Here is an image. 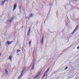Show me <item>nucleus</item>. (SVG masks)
Returning <instances> with one entry per match:
<instances>
[{"instance_id": "obj_1", "label": "nucleus", "mask_w": 79, "mask_h": 79, "mask_svg": "<svg viewBox=\"0 0 79 79\" xmlns=\"http://www.w3.org/2000/svg\"><path fill=\"white\" fill-rule=\"evenodd\" d=\"M26 67H23V68L22 69V71L21 72V74L20 76H19L18 77V79H19L20 77H21V76H22L23 75V72H24V71H25V70H26Z\"/></svg>"}, {"instance_id": "obj_2", "label": "nucleus", "mask_w": 79, "mask_h": 79, "mask_svg": "<svg viewBox=\"0 0 79 79\" xmlns=\"http://www.w3.org/2000/svg\"><path fill=\"white\" fill-rule=\"evenodd\" d=\"M78 27H79V26H77L75 28L74 31H73L72 34H74V33H75V32L77 31V29L78 28Z\"/></svg>"}, {"instance_id": "obj_3", "label": "nucleus", "mask_w": 79, "mask_h": 79, "mask_svg": "<svg viewBox=\"0 0 79 79\" xmlns=\"http://www.w3.org/2000/svg\"><path fill=\"white\" fill-rule=\"evenodd\" d=\"M49 68L48 69L47 71H46L45 72L44 74L42 77V78L44 77H45V74H47V73H48V71H49Z\"/></svg>"}, {"instance_id": "obj_4", "label": "nucleus", "mask_w": 79, "mask_h": 79, "mask_svg": "<svg viewBox=\"0 0 79 79\" xmlns=\"http://www.w3.org/2000/svg\"><path fill=\"white\" fill-rule=\"evenodd\" d=\"M12 43H13V41H7L6 42V44L7 45H10V44H12Z\"/></svg>"}, {"instance_id": "obj_5", "label": "nucleus", "mask_w": 79, "mask_h": 79, "mask_svg": "<svg viewBox=\"0 0 79 79\" xmlns=\"http://www.w3.org/2000/svg\"><path fill=\"white\" fill-rule=\"evenodd\" d=\"M31 32V27H29L28 31L27 32V35L28 36H29V34H30V32Z\"/></svg>"}, {"instance_id": "obj_6", "label": "nucleus", "mask_w": 79, "mask_h": 79, "mask_svg": "<svg viewBox=\"0 0 79 79\" xmlns=\"http://www.w3.org/2000/svg\"><path fill=\"white\" fill-rule=\"evenodd\" d=\"M13 18H14V17H11L10 19L9 20V23H11V21L13 20Z\"/></svg>"}, {"instance_id": "obj_7", "label": "nucleus", "mask_w": 79, "mask_h": 79, "mask_svg": "<svg viewBox=\"0 0 79 79\" xmlns=\"http://www.w3.org/2000/svg\"><path fill=\"white\" fill-rule=\"evenodd\" d=\"M42 44H44V36H42V38L41 40V41Z\"/></svg>"}, {"instance_id": "obj_8", "label": "nucleus", "mask_w": 79, "mask_h": 79, "mask_svg": "<svg viewBox=\"0 0 79 79\" xmlns=\"http://www.w3.org/2000/svg\"><path fill=\"white\" fill-rule=\"evenodd\" d=\"M34 16V14H31L29 16L30 18H31V17H33Z\"/></svg>"}, {"instance_id": "obj_9", "label": "nucleus", "mask_w": 79, "mask_h": 79, "mask_svg": "<svg viewBox=\"0 0 79 79\" xmlns=\"http://www.w3.org/2000/svg\"><path fill=\"white\" fill-rule=\"evenodd\" d=\"M5 2L4 0L2 1L1 2V5H3L4 4H5Z\"/></svg>"}, {"instance_id": "obj_10", "label": "nucleus", "mask_w": 79, "mask_h": 79, "mask_svg": "<svg viewBox=\"0 0 79 79\" xmlns=\"http://www.w3.org/2000/svg\"><path fill=\"white\" fill-rule=\"evenodd\" d=\"M17 6V5L16 4H14V5L13 8H15V9H16Z\"/></svg>"}, {"instance_id": "obj_11", "label": "nucleus", "mask_w": 79, "mask_h": 79, "mask_svg": "<svg viewBox=\"0 0 79 79\" xmlns=\"http://www.w3.org/2000/svg\"><path fill=\"white\" fill-rule=\"evenodd\" d=\"M9 59L10 60H12V56H9Z\"/></svg>"}, {"instance_id": "obj_12", "label": "nucleus", "mask_w": 79, "mask_h": 79, "mask_svg": "<svg viewBox=\"0 0 79 79\" xmlns=\"http://www.w3.org/2000/svg\"><path fill=\"white\" fill-rule=\"evenodd\" d=\"M29 18H30V17H29V16H27V17H26L25 18V19H29Z\"/></svg>"}, {"instance_id": "obj_13", "label": "nucleus", "mask_w": 79, "mask_h": 79, "mask_svg": "<svg viewBox=\"0 0 79 79\" xmlns=\"http://www.w3.org/2000/svg\"><path fill=\"white\" fill-rule=\"evenodd\" d=\"M5 73H6V75H8V72L7 71V70H6L5 71Z\"/></svg>"}, {"instance_id": "obj_14", "label": "nucleus", "mask_w": 79, "mask_h": 79, "mask_svg": "<svg viewBox=\"0 0 79 79\" xmlns=\"http://www.w3.org/2000/svg\"><path fill=\"white\" fill-rule=\"evenodd\" d=\"M21 52V50H20L19 49H18L17 50V53H18V52Z\"/></svg>"}, {"instance_id": "obj_15", "label": "nucleus", "mask_w": 79, "mask_h": 79, "mask_svg": "<svg viewBox=\"0 0 79 79\" xmlns=\"http://www.w3.org/2000/svg\"><path fill=\"white\" fill-rule=\"evenodd\" d=\"M34 65H33L32 66L31 69L32 70L34 69Z\"/></svg>"}, {"instance_id": "obj_16", "label": "nucleus", "mask_w": 79, "mask_h": 79, "mask_svg": "<svg viewBox=\"0 0 79 79\" xmlns=\"http://www.w3.org/2000/svg\"><path fill=\"white\" fill-rule=\"evenodd\" d=\"M38 76H38V75H37V76H35V77H34V79H36V78H37V77Z\"/></svg>"}, {"instance_id": "obj_17", "label": "nucleus", "mask_w": 79, "mask_h": 79, "mask_svg": "<svg viewBox=\"0 0 79 79\" xmlns=\"http://www.w3.org/2000/svg\"><path fill=\"white\" fill-rule=\"evenodd\" d=\"M29 45H30V46H31V41H30L29 42Z\"/></svg>"}, {"instance_id": "obj_18", "label": "nucleus", "mask_w": 79, "mask_h": 79, "mask_svg": "<svg viewBox=\"0 0 79 79\" xmlns=\"http://www.w3.org/2000/svg\"><path fill=\"white\" fill-rule=\"evenodd\" d=\"M33 65H34V66L35 65V62H33Z\"/></svg>"}, {"instance_id": "obj_19", "label": "nucleus", "mask_w": 79, "mask_h": 79, "mask_svg": "<svg viewBox=\"0 0 79 79\" xmlns=\"http://www.w3.org/2000/svg\"><path fill=\"white\" fill-rule=\"evenodd\" d=\"M68 67H66V68L65 69L66 70V69H68Z\"/></svg>"}, {"instance_id": "obj_20", "label": "nucleus", "mask_w": 79, "mask_h": 79, "mask_svg": "<svg viewBox=\"0 0 79 79\" xmlns=\"http://www.w3.org/2000/svg\"><path fill=\"white\" fill-rule=\"evenodd\" d=\"M37 75H38V76H39V75H40V73H39V72H38V74H37Z\"/></svg>"}, {"instance_id": "obj_21", "label": "nucleus", "mask_w": 79, "mask_h": 79, "mask_svg": "<svg viewBox=\"0 0 79 79\" xmlns=\"http://www.w3.org/2000/svg\"><path fill=\"white\" fill-rule=\"evenodd\" d=\"M4 1V2H7V1H8V0H5Z\"/></svg>"}, {"instance_id": "obj_22", "label": "nucleus", "mask_w": 79, "mask_h": 79, "mask_svg": "<svg viewBox=\"0 0 79 79\" xmlns=\"http://www.w3.org/2000/svg\"><path fill=\"white\" fill-rule=\"evenodd\" d=\"M19 8L20 10H21V6H20Z\"/></svg>"}, {"instance_id": "obj_23", "label": "nucleus", "mask_w": 79, "mask_h": 79, "mask_svg": "<svg viewBox=\"0 0 79 79\" xmlns=\"http://www.w3.org/2000/svg\"><path fill=\"white\" fill-rule=\"evenodd\" d=\"M33 62H35V60H33Z\"/></svg>"}, {"instance_id": "obj_24", "label": "nucleus", "mask_w": 79, "mask_h": 79, "mask_svg": "<svg viewBox=\"0 0 79 79\" xmlns=\"http://www.w3.org/2000/svg\"><path fill=\"white\" fill-rule=\"evenodd\" d=\"M15 8H13V11H14L15 10Z\"/></svg>"}, {"instance_id": "obj_25", "label": "nucleus", "mask_w": 79, "mask_h": 79, "mask_svg": "<svg viewBox=\"0 0 79 79\" xmlns=\"http://www.w3.org/2000/svg\"><path fill=\"white\" fill-rule=\"evenodd\" d=\"M77 49H79V46H78V47H77Z\"/></svg>"}, {"instance_id": "obj_26", "label": "nucleus", "mask_w": 79, "mask_h": 79, "mask_svg": "<svg viewBox=\"0 0 79 79\" xmlns=\"http://www.w3.org/2000/svg\"><path fill=\"white\" fill-rule=\"evenodd\" d=\"M1 55H2V53H0V56H1Z\"/></svg>"}, {"instance_id": "obj_27", "label": "nucleus", "mask_w": 79, "mask_h": 79, "mask_svg": "<svg viewBox=\"0 0 79 79\" xmlns=\"http://www.w3.org/2000/svg\"><path fill=\"white\" fill-rule=\"evenodd\" d=\"M74 0V1H77V0Z\"/></svg>"}, {"instance_id": "obj_28", "label": "nucleus", "mask_w": 79, "mask_h": 79, "mask_svg": "<svg viewBox=\"0 0 79 79\" xmlns=\"http://www.w3.org/2000/svg\"><path fill=\"white\" fill-rule=\"evenodd\" d=\"M0 46H1V44H0Z\"/></svg>"}, {"instance_id": "obj_29", "label": "nucleus", "mask_w": 79, "mask_h": 79, "mask_svg": "<svg viewBox=\"0 0 79 79\" xmlns=\"http://www.w3.org/2000/svg\"><path fill=\"white\" fill-rule=\"evenodd\" d=\"M8 21H9V20H8ZM8 21H7V22L8 23Z\"/></svg>"}, {"instance_id": "obj_30", "label": "nucleus", "mask_w": 79, "mask_h": 79, "mask_svg": "<svg viewBox=\"0 0 79 79\" xmlns=\"http://www.w3.org/2000/svg\"><path fill=\"white\" fill-rule=\"evenodd\" d=\"M47 79V77L45 78V79Z\"/></svg>"}]
</instances>
